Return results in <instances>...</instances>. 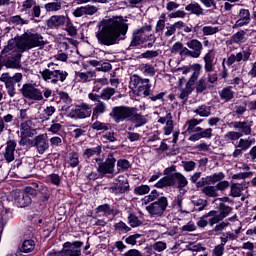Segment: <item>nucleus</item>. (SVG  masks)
Segmentation results:
<instances>
[{"instance_id": "603ef678", "label": "nucleus", "mask_w": 256, "mask_h": 256, "mask_svg": "<svg viewBox=\"0 0 256 256\" xmlns=\"http://www.w3.org/2000/svg\"><path fill=\"white\" fill-rule=\"evenodd\" d=\"M161 50H147L141 54L142 59H154V57H159Z\"/></svg>"}, {"instance_id": "09e8293b", "label": "nucleus", "mask_w": 256, "mask_h": 256, "mask_svg": "<svg viewBox=\"0 0 256 256\" xmlns=\"http://www.w3.org/2000/svg\"><path fill=\"white\" fill-rule=\"evenodd\" d=\"M61 5H62L61 1H59V2H49V3L45 4L44 7H45V9L48 13H51L53 11L61 10Z\"/></svg>"}, {"instance_id": "69168bd1", "label": "nucleus", "mask_w": 256, "mask_h": 256, "mask_svg": "<svg viewBox=\"0 0 256 256\" xmlns=\"http://www.w3.org/2000/svg\"><path fill=\"white\" fill-rule=\"evenodd\" d=\"M159 197V192L157 190H152L151 193L148 196H145L144 201L145 204L147 203H151V201H156V199L158 200Z\"/></svg>"}, {"instance_id": "e2e57ef3", "label": "nucleus", "mask_w": 256, "mask_h": 256, "mask_svg": "<svg viewBox=\"0 0 256 256\" xmlns=\"http://www.w3.org/2000/svg\"><path fill=\"white\" fill-rule=\"evenodd\" d=\"M127 7H129L127 1H118L111 4L112 11H119V9H127Z\"/></svg>"}, {"instance_id": "4be33fe9", "label": "nucleus", "mask_w": 256, "mask_h": 256, "mask_svg": "<svg viewBox=\"0 0 256 256\" xmlns=\"http://www.w3.org/2000/svg\"><path fill=\"white\" fill-rule=\"evenodd\" d=\"M158 123H161V125L164 126V135H171L173 133V114L171 112H168L165 117H160L158 119Z\"/></svg>"}, {"instance_id": "c9c22d12", "label": "nucleus", "mask_w": 256, "mask_h": 256, "mask_svg": "<svg viewBox=\"0 0 256 256\" xmlns=\"http://www.w3.org/2000/svg\"><path fill=\"white\" fill-rule=\"evenodd\" d=\"M230 197H241L242 193H243V186L239 183H233L230 186Z\"/></svg>"}, {"instance_id": "37998d69", "label": "nucleus", "mask_w": 256, "mask_h": 256, "mask_svg": "<svg viewBox=\"0 0 256 256\" xmlns=\"http://www.w3.org/2000/svg\"><path fill=\"white\" fill-rule=\"evenodd\" d=\"M27 38V33H24L21 37L15 38L16 47L18 49H29V44L25 40Z\"/></svg>"}, {"instance_id": "f8f14e48", "label": "nucleus", "mask_w": 256, "mask_h": 256, "mask_svg": "<svg viewBox=\"0 0 256 256\" xmlns=\"http://www.w3.org/2000/svg\"><path fill=\"white\" fill-rule=\"evenodd\" d=\"M24 99H29L30 101H43V92L35 87V84L25 83L22 85L21 89H18Z\"/></svg>"}, {"instance_id": "a18cd8bd", "label": "nucleus", "mask_w": 256, "mask_h": 256, "mask_svg": "<svg viewBox=\"0 0 256 256\" xmlns=\"http://www.w3.org/2000/svg\"><path fill=\"white\" fill-rule=\"evenodd\" d=\"M117 169L118 173H120V171H127L128 169H131V162L127 159H119L117 160Z\"/></svg>"}, {"instance_id": "c85d7f7f", "label": "nucleus", "mask_w": 256, "mask_h": 256, "mask_svg": "<svg viewBox=\"0 0 256 256\" xmlns=\"http://www.w3.org/2000/svg\"><path fill=\"white\" fill-rule=\"evenodd\" d=\"M247 35V32L245 30H240L233 34L230 38L231 45H241L247 41V38L245 37Z\"/></svg>"}, {"instance_id": "8fccbe9b", "label": "nucleus", "mask_w": 256, "mask_h": 256, "mask_svg": "<svg viewBox=\"0 0 256 256\" xmlns=\"http://www.w3.org/2000/svg\"><path fill=\"white\" fill-rule=\"evenodd\" d=\"M91 129H93L94 131H109V125L96 120L92 125H91Z\"/></svg>"}, {"instance_id": "c756f323", "label": "nucleus", "mask_w": 256, "mask_h": 256, "mask_svg": "<svg viewBox=\"0 0 256 256\" xmlns=\"http://www.w3.org/2000/svg\"><path fill=\"white\" fill-rule=\"evenodd\" d=\"M130 121H132V123H136L135 127H143V125H146L147 123V118L137 113V108L134 107V112L130 117Z\"/></svg>"}, {"instance_id": "20e7f679", "label": "nucleus", "mask_w": 256, "mask_h": 256, "mask_svg": "<svg viewBox=\"0 0 256 256\" xmlns=\"http://www.w3.org/2000/svg\"><path fill=\"white\" fill-rule=\"evenodd\" d=\"M37 197V192L33 186H26L20 192L14 194V205L20 209L31 207L33 199Z\"/></svg>"}, {"instance_id": "58836bf2", "label": "nucleus", "mask_w": 256, "mask_h": 256, "mask_svg": "<svg viewBox=\"0 0 256 256\" xmlns=\"http://www.w3.org/2000/svg\"><path fill=\"white\" fill-rule=\"evenodd\" d=\"M128 223L133 229H135V227H141V225H143V221L139 220V217L135 213H129Z\"/></svg>"}, {"instance_id": "f03ea898", "label": "nucleus", "mask_w": 256, "mask_h": 256, "mask_svg": "<svg viewBox=\"0 0 256 256\" xmlns=\"http://www.w3.org/2000/svg\"><path fill=\"white\" fill-rule=\"evenodd\" d=\"M175 171H177V166L175 165L165 168L163 171V175L165 176L154 184V187H156V189L175 187L179 191H183V189L189 185V181L181 172Z\"/></svg>"}, {"instance_id": "a211bd4d", "label": "nucleus", "mask_w": 256, "mask_h": 256, "mask_svg": "<svg viewBox=\"0 0 256 256\" xmlns=\"http://www.w3.org/2000/svg\"><path fill=\"white\" fill-rule=\"evenodd\" d=\"M25 41L28 44V49H35V47H45V40L43 35L40 33H27Z\"/></svg>"}, {"instance_id": "1a4fd4ad", "label": "nucleus", "mask_w": 256, "mask_h": 256, "mask_svg": "<svg viewBox=\"0 0 256 256\" xmlns=\"http://www.w3.org/2000/svg\"><path fill=\"white\" fill-rule=\"evenodd\" d=\"M22 57L23 54L21 52H14L8 55L0 54V69L2 67H6V69H20Z\"/></svg>"}, {"instance_id": "ea45409f", "label": "nucleus", "mask_w": 256, "mask_h": 256, "mask_svg": "<svg viewBox=\"0 0 256 256\" xmlns=\"http://www.w3.org/2000/svg\"><path fill=\"white\" fill-rule=\"evenodd\" d=\"M193 113H196V115H199L200 117H209V115H211V107L201 105L197 109L193 110Z\"/></svg>"}, {"instance_id": "bf43d9fd", "label": "nucleus", "mask_w": 256, "mask_h": 256, "mask_svg": "<svg viewBox=\"0 0 256 256\" xmlns=\"http://www.w3.org/2000/svg\"><path fill=\"white\" fill-rule=\"evenodd\" d=\"M116 231H121L122 233H129L131 231V227L127 226V224L120 220V222L114 225Z\"/></svg>"}, {"instance_id": "4d7b16f0", "label": "nucleus", "mask_w": 256, "mask_h": 256, "mask_svg": "<svg viewBox=\"0 0 256 256\" xmlns=\"http://www.w3.org/2000/svg\"><path fill=\"white\" fill-rule=\"evenodd\" d=\"M203 35H215L216 33H219V27L215 26H204L202 28Z\"/></svg>"}, {"instance_id": "bb28decb", "label": "nucleus", "mask_w": 256, "mask_h": 256, "mask_svg": "<svg viewBox=\"0 0 256 256\" xmlns=\"http://www.w3.org/2000/svg\"><path fill=\"white\" fill-rule=\"evenodd\" d=\"M101 153H103V147L98 145L92 148H86L83 152L84 159H91V157H101Z\"/></svg>"}, {"instance_id": "13d9d810", "label": "nucleus", "mask_w": 256, "mask_h": 256, "mask_svg": "<svg viewBox=\"0 0 256 256\" xmlns=\"http://www.w3.org/2000/svg\"><path fill=\"white\" fill-rule=\"evenodd\" d=\"M141 237H142V235L139 234V233L130 235V236H128V237L125 239V243H126L127 245L135 246V245H137V239H141Z\"/></svg>"}, {"instance_id": "72a5a7b5", "label": "nucleus", "mask_w": 256, "mask_h": 256, "mask_svg": "<svg viewBox=\"0 0 256 256\" xmlns=\"http://www.w3.org/2000/svg\"><path fill=\"white\" fill-rule=\"evenodd\" d=\"M187 47L183 45L181 42H175L171 48L172 53H179L180 57H188L187 56Z\"/></svg>"}, {"instance_id": "a19ab883", "label": "nucleus", "mask_w": 256, "mask_h": 256, "mask_svg": "<svg viewBox=\"0 0 256 256\" xmlns=\"http://www.w3.org/2000/svg\"><path fill=\"white\" fill-rule=\"evenodd\" d=\"M68 164L72 169H75V167H79V153L73 151L69 153L68 156Z\"/></svg>"}, {"instance_id": "412c9836", "label": "nucleus", "mask_w": 256, "mask_h": 256, "mask_svg": "<svg viewBox=\"0 0 256 256\" xmlns=\"http://www.w3.org/2000/svg\"><path fill=\"white\" fill-rule=\"evenodd\" d=\"M65 21H67V17L63 15H53L46 20V26L48 29H57L58 27H63Z\"/></svg>"}, {"instance_id": "c03bdc74", "label": "nucleus", "mask_w": 256, "mask_h": 256, "mask_svg": "<svg viewBox=\"0 0 256 256\" xmlns=\"http://www.w3.org/2000/svg\"><path fill=\"white\" fill-rule=\"evenodd\" d=\"M113 95H115V88L107 87L102 90L100 98L103 99V101H109Z\"/></svg>"}, {"instance_id": "ddd939ff", "label": "nucleus", "mask_w": 256, "mask_h": 256, "mask_svg": "<svg viewBox=\"0 0 256 256\" xmlns=\"http://www.w3.org/2000/svg\"><path fill=\"white\" fill-rule=\"evenodd\" d=\"M85 242L81 240L67 241L62 245L65 256H81Z\"/></svg>"}, {"instance_id": "2f4dec72", "label": "nucleus", "mask_w": 256, "mask_h": 256, "mask_svg": "<svg viewBox=\"0 0 256 256\" xmlns=\"http://www.w3.org/2000/svg\"><path fill=\"white\" fill-rule=\"evenodd\" d=\"M220 99H222V101H225V103H229V101L233 100L235 97V92H233V90H231V87H225L223 88L220 92Z\"/></svg>"}, {"instance_id": "a878e982", "label": "nucleus", "mask_w": 256, "mask_h": 256, "mask_svg": "<svg viewBox=\"0 0 256 256\" xmlns=\"http://www.w3.org/2000/svg\"><path fill=\"white\" fill-rule=\"evenodd\" d=\"M31 123H33L31 120H27L20 124V135L33 137L37 133V130L31 127Z\"/></svg>"}, {"instance_id": "6e6d98bb", "label": "nucleus", "mask_w": 256, "mask_h": 256, "mask_svg": "<svg viewBox=\"0 0 256 256\" xmlns=\"http://www.w3.org/2000/svg\"><path fill=\"white\" fill-rule=\"evenodd\" d=\"M190 68L192 69L193 73L191 75V77H194L196 79H199V75H201V70L203 69V65L199 64V63H194L190 66Z\"/></svg>"}, {"instance_id": "9b49d317", "label": "nucleus", "mask_w": 256, "mask_h": 256, "mask_svg": "<svg viewBox=\"0 0 256 256\" xmlns=\"http://www.w3.org/2000/svg\"><path fill=\"white\" fill-rule=\"evenodd\" d=\"M108 191L113 193V195H125V193H129L131 191L129 180L123 175L118 176V178L114 179L112 185L108 187Z\"/></svg>"}, {"instance_id": "5701e85b", "label": "nucleus", "mask_w": 256, "mask_h": 256, "mask_svg": "<svg viewBox=\"0 0 256 256\" xmlns=\"http://www.w3.org/2000/svg\"><path fill=\"white\" fill-rule=\"evenodd\" d=\"M99 9L93 5H86L78 7L74 10V17H83V15H95Z\"/></svg>"}, {"instance_id": "39448f33", "label": "nucleus", "mask_w": 256, "mask_h": 256, "mask_svg": "<svg viewBox=\"0 0 256 256\" xmlns=\"http://www.w3.org/2000/svg\"><path fill=\"white\" fill-rule=\"evenodd\" d=\"M92 163H97L96 171L101 173L102 176L107 177V175H113L115 173L117 158H115V153L109 152L105 161H103V158L97 157L92 160Z\"/></svg>"}, {"instance_id": "680f3d73", "label": "nucleus", "mask_w": 256, "mask_h": 256, "mask_svg": "<svg viewBox=\"0 0 256 256\" xmlns=\"http://www.w3.org/2000/svg\"><path fill=\"white\" fill-rule=\"evenodd\" d=\"M186 125H188V128L186 131L187 133H189V135H191L193 133V129H195L197 125H199L198 119L192 118L186 122Z\"/></svg>"}, {"instance_id": "6ab92c4d", "label": "nucleus", "mask_w": 256, "mask_h": 256, "mask_svg": "<svg viewBox=\"0 0 256 256\" xmlns=\"http://www.w3.org/2000/svg\"><path fill=\"white\" fill-rule=\"evenodd\" d=\"M31 187L35 190L36 197L37 195H40V201H42V203H47V201L51 199V190L43 185V183H33Z\"/></svg>"}, {"instance_id": "aec40b11", "label": "nucleus", "mask_w": 256, "mask_h": 256, "mask_svg": "<svg viewBox=\"0 0 256 256\" xmlns=\"http://www.w3.org/2000/svg\"><path fill=\"white\" fill-rule=\"evenodd\" d=\"M15 149H17V141L11 139L7 140L6 148L3 153L7 163H13V161H15Z\"/></svg>"}, {"instance_id": "7ed1b4c3", "label": "nucleus", "mask_w": 256, "mask_h": 256, "mask_svg": "<svg viewBox=\"0 0 256 256\" xmlns=\"http://www.w3.org/2000/svg\"><path fill=\"white\" fill-rule=\"evenodd\" d=\"M130 85L136 90L137 97H149L153 102L165 101V92H160L156 95L151 93V80L149 78H142L141 76L134 74L130 78Z\"/></svg>"}, {"instance_id": "774afa93", "label": "nucleus", "mask_w": 256, "mask_h": 256, "mask_svg": "<svg viewBox=\"0 0 256 256\" xmlns=\"http://www.w3.org/2000/svg\"><path fill=\"white\" fill-rule=\"evenodd\" d=\"M245 159H249V161H251V163H255L256 160V146H253L249 153H246L244 155Z\"/></svg>"}, {"instance_id": "864d4df0", "label": "nucleus", "mask_w": 256, "mask_h": 256, "mask_svg": "<svg viewBox=\"0 0 256 256\" xmlns=\"http://www.w3.org/2000/svg\"><path fill=\"white\" fill-rule=\"evenodd\" d=\"M151 191L149 185H141L134 188L135 195H147Z\"/></svg>"}, {"instance_id": "f257e3e1", "label": "nucleus", "mask_w": 256, "mask_h": 256, "mask_svg": "<svg viewBox=\"0 0 256 256\" xmlns=\"http://www.w3.org/2000/svg\"><path fill=\"white\" fill-rule=\"evenodd\" d=\"M127 21V18L123 16H112L102 20L99 23L98 32H96V39L99 45L111 47V45L119 44V41H125L127 31H129Z\"/></svg>"}, {"instance_id": "cd10ccee", "label": "nucleus", "mask_w": 256, "mask_h": 256, "mask_svg": "<svg viewBox=\"0 0 256 256\" xmlns=\"http://www.w3.org/2000/svg\"><path fill=\"white\" fill-rule=\"evenodd\" d=\"M212 52V50H209L203 58L205 73H213V71H215V66L213 64L214 57L211 55Z\"/></svg>"}, {"instance_id": "423d86ee", "label": "nucleus", "mask_w": 256, "mask_h": 256, "mask_svg": "<svg viewBox=\"0 0 256 256\" xmlns=\"http://www.w3.org/2000/svg\"><path fill=\"white\" fill-rule=\"evenodd\" d=\"M0 81L5 84L6 91L8 93V96L13 99L15 95H19V90L15 88V85L17 83H21L23 81V74L22 73H15L13 76L9 74V72L2 73L0 76Z\"/></svg>"}, {"instance_id": "7c9ffc66", "label": "nucleus", "mask_w": 256, "mask_h": 256, "mask_svg": "<svg viewBox=\"0 0 256 256\" xmlns=\"http://www.w3.org/2000/svg\"><path fill=\"white\" fill-rule=\"evenodd\" d=\"M185 11H188L191 15H197V17L203 15V8L197 2H191L185 6Z\"/></svg>"}, {"instance_id": "f704fd0d", "label": "nucleus", "mask_w": 256, "mask_h": 256, "mask_svg": "<svg viewBox=\"0 0 256 256\" xmlns=\"http://www.w3.org/2000/svg\"><path fill=\"white\" fill-rule=\"evenodd\" d=\"M35 250V241L33 239L24 240L21 247V253H31Z\"/></svg>"}, {"instance_id": "473e14b6", "label": "nucleus", "mask_w": 256, "mask_h": 256, "mask_svg": "<svg viewBox=\"0 0 256 256\" xmlns=\"http://www.w3.org/2000/svg\"><path fill=\"white\" fill-rule=\"evenodd\" d=\"M251 145H253V140L249 138H240L239 141L234 144V148L248 151V149H251Z\"/></svg>"}, {"instance_id": "0e129e2a", "label": "nucleus", "mask_w": 256, "mask_h": 256, "mask_svg": "<svg viewBox=\"0 0 256 256\" xmlns=\"http://www.w3.org/2000/svg\"><path fill=\"white\" fill-rule=\"evenodd\" d=\"M48 180L52 185L59 187L61 185V176L59 174L52 173L48 175Z\"/></svg>"}, {"instance_id": "9d476101", "label": "nucleus", "mask_w": 256, "mask_h": 256, "mask_svg": "<svg viewBox=\"0 0 256 256\" xmlns=\"http://www.w3.org/2000/svg\"><path fill=\"white\" fill-rule=\"evenodd\" d=\"M169 207V200L165 196H161L157 201L152 202L146 207V211L151 215V217H163V213L167 211Z\"/></svg>"}, {"instance_id": "dca6fc26", "label": "nucleus", "mask_w": 256, "mask_h": 256, "mask_svg": "<svg viewBox=\"0 0 256 256\" xmlns=\"http://www.w3.org/2000/svg\"><path fill=\"white\" fill-rule=\"evenodd\" d=\"M211 137H213V128L205 129L201 126H196L188 137V141L197 143V141H201V139H211Z\"/></svg>"}, {"instance_id": "5fc2aeb1", "label": "nucleus", "mask_w": 256, "mask_h": 256, "mask_svg": "<svg viewBox=\"0 0 256 256\" xmlns=\"http://www.w3.org/2000/svg\"><path fill=\"white\" fill-rule=\"evenodd\" d=\"M9 23H12V25H27L29 23L28 20H23L21 16H11L9 19Z\"/></svg>"}, {"instance_id": "e433bc0d", "label": "nucleus", "mask_w": 256, "mask_h": 256, "mask_svg": "<svg viewBox=\"0 0 256 256\" xmlns=\"http://www.w3.org/2000/svg\"><path fill=\"white\" fill-rule=\"evenodd\" d=\"M241 139V134L237 133V131H228L224 135V141L226 143H233L235 145V141H239Z\"/></svg>"}, {"instance_id": "49530a36", "label": "nucleus", "mask_w": 256, "mask_h": 256, "mask_svg": "<svg viewBox=\"0 0 256 256\" xmlns=\"http://www.w3.org/2000/svg\"><path fill=\"white\" fill-rule=\"evenodd\" d=\"M202 193L206 195V197H218L217 189L215 186H204L202 188Z\"/></svg>"}, {"instance_id": "052dcab7", "label": "nucleus", "mask_w": 256, "mask_h": 256, "mask_svg": "<svg viewBox=\"0 0 256 256\" xmlns=\"http://www.w3.org/2000/svg\"><path fill=\"white\" fill-rule=\"evenodd\" d=\"M93 111L100 115H103V113H106L107 111V104H105V102L103 101H99V103H97L93 108Z\"/></svg>"}, {"instance_id": "6e6552de", "label": "nucleus", "mask_w": 256, "mask_h": 256, "mask_svg": "<svg viewBox=\"0 0 256 256\" xmlns=\"http://www.w3.org/2000/svg\"><path fill=\"white\" fill-rule=\"evenodd\" d=\"M135 107L129 106H115L109 114V117L115 121V123H121V121H131Z\"/></svg>"}, {"instance_id": "338daca9", "label": "nucleus", "mask_w": 256, "mask_h": 256, "mask_svg": "<svg viewBox=\"0 0 256 256\" xmlns=\"http://www.w3.org/2000/svg\"><path fill=\"white\" fill-rule=\"evenodd\" d=\"M211 180H212V185H215V183H220V181H223L225 179V173L223 172H218L210 175Z\"/></svg>"}, {"instance_id": "f3484780", "label": "nucleus", "mask_w": 256, "mask_h": 256, "mask_svg": "<svg viewBox=\"0 0 256 256\" xmlns=\"http://www.w3.org/2000/svg\"><path fill=\"white\" fill-rule=\"evenodd\" d=\"M253 122H247V121H233L230 123V127H233L235 131L240 135L241 137L249 136L252 133L251 127Z\"/></svg>"}, {"instance_id": "2eb2a0df", "label": "nucleus", "mask_w": 256, "mask_h": 256, "mask_svg": "<svg viewBox=\"0 0 256 256\" xmlns=\"http://www.w3.org/2000/svg\"><path fill=\"white\" fill-rule=\"evenodd\" d=\"M186 52L188 57H192V59H199L201 57V53H203V43L198 39H190L186 43Z\"/></svg>"}, {"instance_id": "de8ad7c7", "label": "nucleus", "mask_w": 256, "mask_h": 256, "mask_svg": "<svg viewBox=\"0 0 256 256\" xmlns=\"http://www.w3.org/2000/svg\"><path fill=\"white\" fill-rule=\"evenodd\" d=\"M207 89V77H201L196 84V93H203Z\"/></svg>"}, {"instance_id": "79ce46f5", "label": "nucleus", "mask_w": 256, "mask_h": 256, "mask_svg": "<svg viewBox=\"0 0 256 256\" xmlns=\"http://www.w3.org/2000/svg\"><path fill=\"white\" fill-rule=\"evenodd\" d=\"M219 211L220 217L225 219L226 217H229V215H231V211H233V208L222 202L219 204Z\"/></svg>"}, {"instance_id": "0eeeda50", "label": "nucleus", "mask_w": 256, "mask_h": 256, "mask_svg": "<svg viewBox=\"0 0 256 256\" xmlns=\"http://www.w3.org/2000/svg\"><path fill=\"white\" fill-rule=\"evenodd\" d=\"M40 75L43 81L51 83L52 85H57L59 81L60 83H65V80L69 77V73L67 71L57 70L55 68H52V70L46 68L40 72Z\"/></svg>"}, {"instance_id": "4c0bfd02", "label": "nucleus", "mask_w": 256, "mask_h": 256, "mask_svg": "<svg viewBox=\"0 0 256 256\" xmlns=\"http://www.w3.org/2000/svg\"><path fill=\"white\" fill-rule=\"evenodd\" d=\"M96 213H104V215H115V209L111 205L105 203L96 208Z\"/></svg>"}, {"instance_id": "b1692460", "label": "nucleus", "mask_w": 256, "mask_h": 256, "mask_svg": "<svg viewBox=\"0 0 256 256\" xmlns=\"http://www.w3.org/2000/svg\"><path fill=\"white\" fill-rule=\"evenodd\" d=\"M36 148L40 155H43L47 149H49V141L47 140V134H40L36 136Z\"/></svg>"}, {"instance_id": "4468645a", "label": "nucleus", "mask_w": 256, "mask_h": 256, "mask_svg": "<svg viewBox=\"0 0 256 256\" xmlns=\"http://www.w3.org/2000/svg\"><path fill=\"white\" fill-rule=\"evenodd\" d=\"M91 106L85 102L75 105V109H72L69 113L71 119H87L91 117Z\"/></svg>"}, {"instance_id": "3c124183", "label": "nucleus", "mask_w": 256, "mask_h": 256, "mask_svg": "<svg viewBox=\"0 0 256 256\" xmlns=\"http://www.w3.org/2000/svg\"><path fill=\"white\" fill-rule=\"evenodd\" d=\"M141 69L144 75H149V77H155V67L152 64H142Z\"/></svg>"}, {"instance_id": "393cba45", "label": "nucleus", "mask_w": 256, "mask_h": 256, "mask_svg": "<svg viewBox=\"0 0 256 256\" xmlns=\"http://www.w3.org/2000/svg\"><path fill=\"white\" fill-rule=\"evenodd\" d=\"M141 45H145V37L138 30H135L132 34V39L129 48L133 49L135 47H141Z\"/></svg>"}]
</instances>
